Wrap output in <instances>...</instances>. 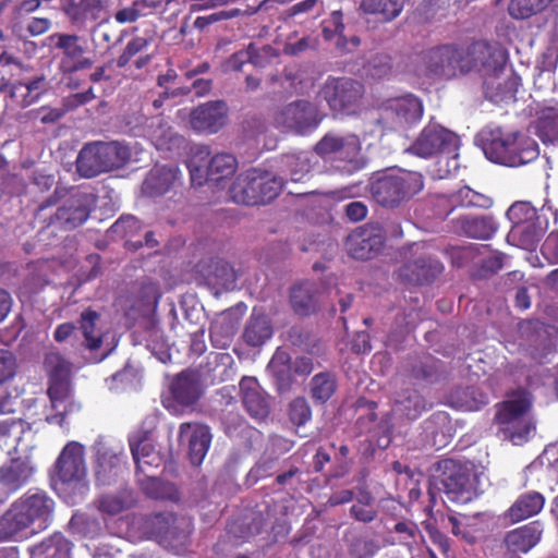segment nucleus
I'll return each mask as SVG.
<instances>
[{
  "label": "nucleus",
  "instance_id": "nucleus-48",
  "mask_svg": "<svg viewBox=\"0 0 558 558\" xmlns=\"http://www.w3.org/2000/svg\"><path fill=\"white\" fill-rule=\"evenodd\" d=\"M31 429V424L22 418H4L0 421V441L4 445H16L21 441L23 435Z\"/></svg>",
  "mask_w": 558,
  "mask_h": 558
},
{
  "label": "nucleus",
  "instance_id": "nucleus-41",
  "mask_svg": "<svg viewBox=\"0 0 558 558\" xmlns=\"http://www.w3.org/2000/svg\"><path fill=\"white\" fill-rule=\"evenodd\" d=\"M462 232L473 239L487 240L497 230V223L492 216H464L460 218Z\"/></svg>",
  "mask_w": 558,
  "mask_h": 558
},
{
  "label": "nucleus",
  "instance_id": "nucleus-4",
  "mask_svg": "<svg viewBox=\"0 0 558 558\" xmlns=\"http://www.w3.org/2000/svg\"><path fill=\"white\" fill-rule=\"evenodd\" d=\"M131 156L130 147L118 141L88 143L78 153L76 170L83 178H95L123 168Z\"/></svg>",
  "mask_w": 558,
  "mask_h": 558
},
{
  "label": "nucleus",
  "instance_id": "nucleus-5",
  "mask_svg": "<svg viewBox=\"0 0 558 558\" xmlns=\"http://www.w3.org/2000/svg\"><path fill=\"white\" fill-rule=\"evenodd\" d=\"M283 187L281 178L252 168L240 173L229 189L230 198L246 206L265 205L274 201Z\"/></svg>",
  "mask_w": 558,
  "mask_h": 558
},
{
  "label": "nucleus",
  "instance_id": "nucleus-52",
  "mask_svg": "<svg viewBox=\"0 0 558 558\" xmlns=\"http://www.w3.org/2000/svg\"><path fill=\"white\" fill-rule=\"evenodd\" d=\"M177 522V517L173 513H156L148 520V526L151 534L161 544L169 541L168 530Z\"/></svg>",
  "mask_w": 558,
  "mask_h": 558
},
{
  "label": "nucleus",
  "instance_id": "nucleus-43",
  "mask_svg": "<svg viewBox=\"0 0 558 558\" xmlns=\"http://www.w3.org/2000/svg\"><path fill=\"white\" fill-rule=\"evenodd\" d=\"M99 318V313L88 307L82 312L78 320L84 337V345L92 351L98 350L102 344V333L97 329Z\"/></svg>",
  "mask_w": 558,
  "mask_h": 558
},
{
  "label": "nucleus",
  "instance_id": "nucleus-18",
  "mask_svg": "<svg viewBox=\"0 0 558 558\" xmlns=\"http://www.w3.org/2000/svg\"><path fill=\"white\" fill-rule=\"evenodd\" d=\"M369 149V144L362 146L360 141L351 135V177L354 172H360L361 175L360 181L351 182V198L368 192L369 179L374 173Z\"/></svg>",
  "mask_w": 558,
  "mask_h": 558
},
{
  "label": "nucleus",
  "instance_id": "nucleus-61",
  "mask_svg": "<svg viewBox=\"0 0 558 558\" xmlns=\"http://www.w3.org/2000/svg\"><path fill=\"white\" fill-rule=\"evenodd\" d=\"M246 51H250L248 63H252L256 68H264L268 63L269 59L276 57L275 49L271 46H264L258 48L255 44L251 43L246 47Z\"/></svg>",
  "mask_w": 558,
  "mask_h": 558
},
{
  "label": "nucleus",
  "instance_id": "nucleus-53",
  "mask_svg": "<svg viewBox=\"0 0 558 558\" xmlns=\"http://www.w3.org/2000/svg\"><path fill=\"white\" fill-rule=\"evenodd\" d=\"M209 150L207 147L199 148L198 151L187 161L186 166L190 172L191 182L193 185L202 186L210 182L208 175V163L201 165L198 161L202 156H208Z\"/></svg>",
  "mask_w": 558,
  "mask_h": 558
},
{
  "label": "nucleus",
  "instance_id": "nucleus-20",
  "mask_svg": "<svg viewBox=\"0 0 558 558\" xmlns=\"http://www.w3.org/2000/svg\"><path fill=\"white\" fill-rule=\"evenodd\" d=\"M180 183L181 172L177 166L156 165L147 173L142 184V192L148 197H158L165 195Z\"/></svg>",
  "mask_w": 558,
  "mask_h": 558
},
{
  "label": "nucleus",
  "instance_id": "nucleus-37",
  "mask_svg": "<svg viewBox=\"0 0 558 558\" xmlns=\"http://www.w3.org/2000/svg\"><path fill=\"white\" fill-rule=\"evenodd\" d=\"M361 484L356 487L355 504L351 506V515L357 521L371 522L377 515V508L375 498L366 490L364 486V478L368 472L364 469L361 471Z\"/></svg>",
  "mask_w": 558,
  "mask_h": 558
},
{
  "label": "nucleus",
  "instance_id": "nucleus-39",
  "mask_svg": "<svg viewBox=\"0 0 558 558\" xmlns=\"http://www.w3.org/2000/svg\"><path fill=\"white\" fill-rule=\"evenodd\" d=\"M136 499L132 490L121 489L116 494L101 495L97 499V509L107 515L113 517L133 508Z\"/></svg>",
  "mask_w": 558,
  "mask_h": 558
},
{
  "label": "nucleus",
  "instance_id": "nucleus-60",
  "mask_svg": "<svg viewBox=\"0 0 558 558\" xmlns=\"http://www.w3.org/2000/svg\"><path fill=\"white\" fill-rule=\"evenodd\" d=\"M146 347L151 353H163L168 348L167 339L162 330L155 324L150 323L145 331Z\"/></svg>",
  "mask_w": 558,
  "mask_h": 558
},
{
  "label": "nucleus",
  "instance_id": "nucleus-51",
  "mask_svg": "<svg viewBox=\"0 0 558 558\" xmlns=\"http://www.w3.org/2000/svg\"><path fill=\"white\" fill-rule=\"evenodd\" d=\"M312 397L322 403L326 402L336 391V380L329 374L320 373L312 378Z\"/></svg>",
  "mask_w": 558,
  "mask_h": 558
},
{
  "label": "nucleus",
  "instance_id": "nucleus-9",
  "mask_svg": "<svg viewBox=\"0 0 558 558\" xmlns=\"http://www.w3.org/2000/svg\"><path fill=\"white\" fill-rule=\"evenodd\" d=\"M489 50L500 54V62L493 64L487 58L480 61L476 69L484 78L485 96L494 102L512 99L518 90L520 78L511 70L506 69L505 52L497 46L489 44Z\"/></svg>",
  "mask_w": 558,
  "mask_h": 558
},
{
  "label": "nucleus",
  "instance_id": "nucleus-7",
  "mask_svg": "<svg viewBox=\"0 0 558 558\" xmlns=\"http://www.w3.org/2000/svg\"><path fill=\"white\" fill-rule=\"evenodd\" d=\"M531 408V396L525 390L512 392L507 400L499 404L495 421L500 425L505 439L514 445H521L529 439L534 429L527 412Z\"/></svg>",
  "mask_w": 558,
  "mask_h": 558
},
{
  "label": "nucleus",
  "instance_id": "nucleus-15",
  "mask_svg": "<svg viewBox=\"0 0 558 558\" xmlns=\"http://www.w3.org/2000/svg\"><path fill=\"white\" fill-rule=\"evenodd\" d=\"M228 111L225 100L207 101L192 110L190 124L196 132L215 134L226 125Z\"/></svg>",
  "mask_w": 558,
  "mask_h": 558
},
{
  "label": "nucleus",
  "instance_id": "nucleus-30",
  "mask_svg": "<svg viewBox=\"0 0 558 558\" xmlns=\"http://www.w3.org/2000/svg\"><path fill=\"white\" fill-rule=\"evenodd\" d=\"M272 336V325L269 317L253 308L252 315L243 331V340L250 347H259Z\"/></svg>",
  "mask_w": 558,
  "mask_h": 558
},
{
  "label": "nucleus",
  "instance_id": "nucleus-8",
  "mask_svg": "<svg viewBox=\"0 0 558 558\" xmlns=\"http://www.w3.org/2000/svg\"><path fill=\"white\" fill-rule=\"evenodd\" d=\"M424 186L423 175L414 171L386 173L369 183L373 197L385 207H397L408 202Z\"/></svg>",
  "mask_w": 558,
  "mask_h": 558
},
{
  "label": "nucleus",
  "instance_id": "nucleus-50",
  "mask_svg": "<svg viewBox=\"0 0 558 558\" xmlns=\"http://www.w3.org/2000/svg\"><path fill=\"white\" fill-rule=\"evenodd\" d=\"M20 373L16 354L9 349H0V388L11 385Z\"/></svg>",
  "mask_w": 558,
  "mask_h": 558
},
{
  "label": "nucleus",
  "instance_id": "nucleus-28",
  "mask_svg": "<svg viewBox=\"0 0 558 558\" xmlns=\"http://www.w3.org/2000/svg\"><path fill=\"white\" fill-rule=\"evenodd\" d=\"M170 392L174 401L181 405H192L199 399L197 375L192 371H183L172 380Z\"/></svg>",
  "mask_w": 558,
  "mask_h": 558
},
{
  "label": "nucleus",
  "instance_id": "nucleus-63",
  "mask_svg": "<svg viewBox=\"0 0 558 558\" xmlns=\"http://www.w3.org/2000/svg\"><path fill=\"white\" fill-rule=\"evenodd\" d=\"M138 229V220L134 216H121L109 231L121 239L131 235Z\"/></svg>",
  "mask_w": 558,
  "mask_h": 558
},
{
  "label": "nucleus",
  "instance_id": "nucleus-45",
  "mask_svg": "<svg viewBox=\"0 0 558 558\" xmlns=\"http://www.w3.org/2000/svg\"><path fill=\"white\" fill-rule=\"evenodd\" d=\"M404 0H362L360 9L364 13L379 14L384 21H392L402 11Z\"/></svg>",
  "mask_w": 558,
  "mask_h": 558
},
{
  "label": "nucleus",
  "instance_id": "nucleus-29",
  "mask_svg": "<svg viewBox=\"0 0 558 558\" xmlns=\"http://www.w3.org/2000/svg\"><path fill=\"white\" fill-rule=\"evenodd\" d=\"M542 529L538 522H533L507 533L505 544L513 554L527 553L541 539Z\"/></svg>",
  "mask_w": 558,
  "mask_h": 558
},
{
  "label": "nucleus",
  "instance_id": "nucleus-22",
  "mask_svg": "<svg viewBox=\"0 0 558 558\" xmlns=\"http://www.w3.org/2000/svg\"><path fill=\"white\" fill-rule=\"evenodd\" d=\"M384 244L381 231L377 226L357 227L351 231V257L369 259Z\"/></svg>",
  "mask_w": 558,
  "mask_h": 558
},
{
  "label": "nucleus",
  "instance_id": "nucleus-49",
  "mask_svg": "<svg viewBox=\"0 0 558 558\" xmlns=\"http://www.w3.org/2000/svg\"><path fill=\"white\" fill-rule=\"evenodd\" d=\"M551 1L553 0H511L508 11L513 19L524 20L542 12Z\"/></svg>",
  "mask_w": 558,
  "mask_h": 558
},
{
  "label": "nucleus",
  "instance_id": "nucleus-14",
  "mask_svg": "<svg viewBox=\"0 0 558 558\" xmlns=\"http://www.w3.org/2000/svg\"><path fill=\"white\" fill-rule=\"evenodd\" d=\"M49 39L54 43L57 49L62 50L63 58L59 70L63 75L75 74L77 71L90 69L94 61L84 57L85 47L80 44V36L75 34L54 33Z\"/></svg>",
  "mask_w": 558,
  "mask_h": 558
},
{
  "label": "nucleus",
  "instance_id": "nucleus-13",
  "mask_svg": "<svg viewBox=\"0 0 558 558\" xmlns=\"http://www.w3.org/2000/svg\"><path fill=\"white\" fill-rule=\"evenodd\" d=\"M36 466L29 456L13 457L0 466V505L31 483Z\"/></svg>",
  "mask_w": 558,
  "mask_h": 558
},
{
  "label": "nucleus",
  "instance_id": "nucleus-36",
  "mask_svg": "<svg viewBox=\"0 0 558 558\" xmlns=\"http://www.w3.org/2000/svg\"><path fill=\"white\" fill-rule=\"evenodd\" d=\"M544 235V228L539 219L518 226H512L508 234V241H513L518 246L533 251Z\"/></svg>",
  "mask_w": 558,
  "mask_h": 558
},
{
  "label": "nucleus",
  "instance_id": "nucleus-23",
  "mask_svg": "<svg viewBox=\"0 0 558 558\" xmlns=\"http://www.w3.org/2000/svg\"><path fill=\"white\" fill-rule=\"evenodd\" d=\"M48 81L46 76H35L25 82L0 85V90H9L11 100L21 108L35 104L47 92Z\"/></svg>",
  "mask_w": 558,
  "mask_h": 558
},
{
  "label": "nucleus",
  "instance_id": "nucleus-59",
  "mask_svg": "<svg viewBox=\"0 0 558 558\" xmlns=\"http://www.w3.org/2000/svg\"><path fill=\"white\" fill-rule=\"evenodd\" d=\"M47 393L52 407H56L57 402L64 401L70 395L69 377L49 378Z\"/></svg>",
  "mask_w": 558,
  "mask_h": 558
},
{
  "label": "nucleus",
  "instance_id": "nucleus-46",
  "mask_svg": "<svg viewBox=\"0 0 558 558\" xmlns=\"http://www.w3.org/2000/svg\"><path fill=\"white\" fill-rule=\"evenodd\" d=\"M536 135L545 144H558V112L548 108L536 121Z\"/></svg>",
  "mask_w": 558,
  "mask_h": 558
},
{
  "label": "nucleus",
  "instance_id": "nucleus-3",
  "mask_svg": "<svg viewBox=\"0 0 558 558\" xmlns=\"http://www.w3.org/2000/svg\"><path fill=\"white\" fill-rule=\"evenodd\" d=\"M476 143L488 160L507 167L526 165L539 155L538 145L533 138L499 125L482 129L476 135Z\"/></svg>",
  "mask_w": 558,
  "mask_h": 558
},
{
  "label": "nucleus",
  "instance_id": "nucleus-34",
  "mask_svg": "<svg viewBox=\"0 0 558 558\" xmlns=\"http://www.w3.org/2000/svg\"><path fill=\"white\" fill-rule=\"evenodd\" d=\"M391 70L390 58L385 54L369 53L357 59L351 71H353L361 78H381L386 76Z\"/></svg>",
  "mask_w": 558,
  "mask_h": 558
},
{
  "label": "nucleus",
  "instance_id": "nucleus-6",
  "mask_svg": "<svg viewBox=\"0 0 558 558\" xmlns=\"http://www.w3.org/2000/svg\"><path fill=\"white\" fill-rule=\"evenodd\" d=\"M434 470L433 484L444 493L445 504L462 506L476 496L474 476L468 468L452 459H444L434 464Z\"/></svg>",
  "mask_w": 558,
  "mask_h": 558
},
{
  "label": "nucleus",
  "instance_id": "nucleus-35",
  "mask_svg": "<svg viewBox=\"0 0 558 558\" xmlns=\"http://www.w3.org/2000/svg\"><path fill=\"white\" fill-rule=\"evenodd\" d=\"M71 542L54 533L31 548L32 558H71Z\"/></svg>",
  "mask_w": 558,
  "mask_h": 558
},
{
  "label": "nucleus",
  "instance_id": "nucleus-21",
  "mask_svg": "<svg viewBox=\"0 0 558 558\" xmlns=\"http://www.w3.org/2000/svg\"><path fill=\"white\" fill-rule=\"evenodd\" d=\"M129 445L137 476L147 474L151 468H158L161 464L162 458L145 432L132 435L129 438Z\"/></svg>",
  "mask_w": 558,
  "mask_h": 558
},
{
  "label": "nucleus",
  "instance_id": "nucleus-54",
  "mask_svg": "<svg viewBox=\"0 0 558 558\" xmlns=\"http://www.w3.org/2000/svg\"><path fill=\"white\" fill-rule=\"evenodd\" d=\"M44 366L48 374V379L70 376L71 363L59 352H48L45 355Z\"/></svg>",
  "mask_w": 558,
  "mask_h": 558
},
{
  "label": "nucleus",
  "instance_id": "nucleus-32",
  "mask_svg": "<svg viewBox=\"0 0 558 558\" xmlns=\"http://www.w3.org/2000/svg\"><path fill=\"white\" fill-rule=\"evenodd\" d=\"M137 483L143 493L156 500H179L180 494L174 484L157 477L153 473L137 476Z\"/></svg>",
  "mask_w": 558,
  "mask_h": 558
},
{
  "label": "nucleus",
  "instance_id": "nucleus-17",
  "mask_svg": "<svg viewBox=\"0 0 558 558\" xmlns=\"http://www.w3.org/2000/svg\"><path fill=\"white\" fill-rule=\"evenodd\" d=\"M213 435L210 428L202 423H182L179 427V440L187 442L189 458L193 465H199L210 447Z\"/></svg>",
  "mask_w": 558,
  "mask_h": 558
},
{
  "label": "nucleus",
  "instance_id": "nucleus-1",
  "mask_svg": "<svg viewBox=\"0 0 558 558\" xmlns=\"http://www.w3.org/2000/svg\"><path fill=\"white\" fill-rule=\"evenodd\" d=\"M489 59L500 62V54L489 50L484 40L472 43L466 48L442 45L427 50L423 56L424 73L430 78H453L476 71L480 61Z\"/></svg>",
  "mask_w": 558,
  "mask_h": 558
},
{
  "label": "nucleus",
  "instance_id": "nucleus-40",
  "mask_svg": "<svg viewBox=\"0 0 558 558\" xmlns=\"http://www.w3.org/2000/svg\"><path fill=\"white\" fill-rule=\"evenodd\" d=\"M345 25L343 23V13L335 10L322 22V35L325 41L333 44L337 50L344 52L348 40L344 36Z\"/></svg>",
  "mask_w": 558,
  "mask_h": 558
},
{
  "label": "nucleus",
  "instance_id": "nucleus-55",
  "mask_svg": "<svg viewBox=\"0 0 558 558\" xmlns=\"http://www.w3.org/2000/svg\"><path fill=\"white\" fill-rule=\"evenodd\" d=\"M66 110L60 108H51L47 106H43L38 109L29 110L19 117V121H40L43 124H53L58 122L64 114Z\"/></svg>",
  "mask_w": 558,
  "mask_h": 558
},
{
  "label": "nucleus",
  "instance_id": "nucleus-42",
  "mask_svg": "<svg viewBox=\"0 0 558 558\" xmlns=\"http://www.w3.org/2000/svg\"><path fill=\"white\" fill-rule=\"evenodd\" d=\"M290 302L294 312L307 316L317 307V295L314 284L304 282L292 288Z\"/></svg>",
  "mask_w": 558,
  "mask_h": 558
},
{
  "label": "nucleus",
  "instance_id": "nucleus-57",
  "mask_svg": "<svg viewBox=\"0 0 558 558\" xmlns=\"http://www.w3.org/2000/svg\"><path fill=\"white\" fill-rule=\"evenodd\" d=\"M312 417V410L303 397L293 399L289 404V418L296 426L305 425Z\"/></svg>",
  "mask_w": 558,
  "mask_h": 558
},
{
  "label": "nucleus",
  "instance_id": "nucleus-31",
  "mask_svg": "<svg viewBox=\"0 0 558 558\" xmlns=\"http://www.w3.org/2000/svg\"><path fill=\"white\" fill-rule=\"evenodd\" d=\"M545 504L544 496L538 492H527L518 497L506 513L512 523L529 519L539 513Z\"/></svg>",
  "mask_w": 558,
  "mask_h": 558
},
{
  "label": "nucleus",
  "instance_id": "nucleus-10",
  "mask_svg": "<svg viewBox=\"0 0 558 558\" xmlns=\"http://www.w3.org/2000/svg\"><path fill=\"white\" fill-rule=\"evenodd\" d=\"M96 202L95 194L74 190L64 204L49 218V225H58L64 230H73L88 219Z\"/></svg>",
  "mask_w": 558,
  "mask_h": 558
},
{
  "label": "nucleus",
  "instance_id": "nucleus-62",
  "mask_svg": "<svg viewBox=\"0 0 558 558\" xmlns=\"http://www.w3.org/2000/svg\"><path fill=\"white\" fill-rule=\"evenodd\" d=\"M344 147V140L335 135H325L316 145L314 150L322 157L329 156Z\"/></svg>",
  "mask_w": 558,
  "mask_h": 558
},
{
  "label": "nucleus",
  "instance_id": "nucleus-19",
  "mask_svg": "<svg viewBox=\"0 0 558 558\" xmlns=\"http://www.w3.org/2000/svg\"><path fill=\"white\" fill-rule=\"evenodd\" d=\"M442 269V264L436 258L421 256L401 266L399 277L410 284L423 286L433 282Z\"/></svg>",
  "mask_w": 558,
  "mask_h": 558
},
{
  "label": "nucleus",
  "instance_id": "nucleus-47",
  "mask_svg": "<svg viewBox=\"0 0 558 558\" xmlns=\"http://www.w3.org/2000/svg\"><path fill=\"white\" fill-rule=\"evenodd\" d=\"M412 375L428 384H435L446 377L444 364L432 356H426L412 367Z\"/></svg>",
  "mask_w": 558,
  "mask_h": 558
},
{
  "label": "nucleus",
  "instance_id": "nucleus-27",
  "mask_svg": "<svg viewBox=\"0 0 558 558\" xmlns=\"http://www.w3.org/2000/svg\"><path fill=\"white\" fill-rule=\"evenodd\" d=\"M446 403L459 410L477 411L488 403V396L475 386H458L446 396Z\"/></svg>",
  "mask_w": 558,
  "mask_h": 558
},
{
  "label": "nucleus",
  "instance_id": "nucleus-56",
  "mask_svg": "<svg viewBox=\"0 0 558 558\" xmlns=\"http://www.w3.org/2000/svg\"><path fill=\"white\" fill-rule=\"evenodd\" d=\"M507 217L513 226L539 219L536 209L529 202L512 204L507 210Z\"/></svg>",
  "mask_w": 558,
  "mask_h": 558
},
{
  "label": "nucleus",
  "instance_id": "nucleus-64",
  "mask_svg": "<svg viewBox=\"0 0 558 558\" xmlns=\"http://www.w3.org/2000/svg\"><path fill=\"white\" fill-rule=\"evenodd\" d=\"M21 395L17 388L5 390L0 395V415L13 414L17 411L21 403Z\"/></svg>",
  "mask_w": 558,
  "mask_h": 558
},
{
  "label": "nucleus",
  "instance_id": "nucleus-12",
  "mask_svg": "<svg viewBox=\"0 0 558 558\" xmlns=\"http://www.w3.org/2000/svg\"><path fill=\"white\" fill-rule=\"evenodd\" d=\"M457 135L439 124L426 125L408 151L423 158H429L439 154H451L456 150Z\"/></svg>",
  "mask_w": 558,
  "mask_h": 558
},
{
  "label": "nucleus",
  "instance_id": "nucleus-58",
  "mask_svg": "<svg viewBox=\"0 0 558 558\" xmlns=\"http://www.w3.org/2000/svg\"><path fill=\"white\" fill-rule=\"evenodd\" d=\"M149 44H150V40L145 37L136 36V37L132 38L126 44L122 53L118 57L117 66L119 69L125 68L129 64V62L131 61V59L133 57H135L136 54L143 52L149 46Z\"/></svg>",
  "mask_w": 558,
  "mask_h": 558
},
{
  "label": "nucleus",
  "instance_id": "nucleus-2",
  "mask_svg": "<svg viewBox=\"0 0 558 558\" xmlns=\"http://www.w3.org/2000/svg\"><path fill=\"white\" fill-rule=\"evenodd\" d=\"M54 501L40 489H28L14 500L0 517V542L20 541L34 532L32 526H46L52 518Z\"/></svg>",
  "mask_w": 558,
  "mask_h": 558
},
{
  "label": "nucleus",
  "instance_id": "nucleus-33",
  "mask_svg": "<svg viewBox=\"0 0 558 558\" xmlns=\"http://www.w3.org/2000/svg\"><path fill=\"white\" fill-rule=\"evenodd\" d=\"M320 96L333 112L343 111L349 104V78L328 77L320 89Z\"/></svg>",
  "mask_w": 558,
  "mask_h": 558
},
{
  "label": "nucleus",
  "instance_id": "nucleus-26",
  "mask_svg": "<svg viewBox=\"0 0 558 558\" xmlns=\"http://www.w3.org/2000/svg\"><path fill=\"white\" fill-rule=\"evenodd\" d=\"M385 113L399 125L413 124L422 118L423 105L418 98L408 95L389 100Z\"/></svg>",
  "mask_w": 558,
  "mask_h": 558
},
{
  "label": "nucleus",
  "instance_id": "nucleus-25",
  "mask_svg": "<svg viewBox=\"0 0 558 558\" xmlns=\"http://www.w3.org/2000/svg\"><path fill=\"white\" fill-rule=\"evenodd\" d=\"M61 10L72 25L82 28L100 19L104 5L101 0H62Z\"/></svg>",
  "mask_w": 558,
  "mask_h": 558
},
{
  "label": "nucleus",
  "instance_id": "nucleus-24",
  "mask_svg": "<svg viewBox=\"0 0 558 558\" xmlns=\"http://www.w3.org/2000/svg\"><path fill=\"white\" fill-rule=\"evenodd\" d=\"M240 390L243 405L251 417L258 422L267 418L270 413L269 400L256 378L243 377L240 381Z\"/></svg>",
  "mask_w": 558,
  "mask_h": 558
},
{
  "label": "nucleus",
  "instance_id": "nucleus-38",
  "mask_svg": "<svg viewBox=\"0 0 558 558\" xmlns=\"http://www.w3.org/2000/svg\"><path fill=\"white\" fill-rule=\"evenodd\" d=\"M396 409L409 420H416L424 411L432 408L415 389L408 388L397 395Z\"/></svg>",
  "mask_w": 558,
  "mask_h": 558
},
{
  "label": "nucleus",
  "instance_id": "nucleus-16",
  "mask_svg": "<svg viewBox=\"0 0 558 558\" xmlns=\"http://www.w3.org/2000/svg\"><path fill=\"white\" fill-rule=\"evenodd\" d=\"M54 466L57 476L62 483L81 482L86 474L83 446L75 441L66 444Z\"/></svg>",
  "mask_w": 558,
  "mask_h": 558
},
{
  "label": "nucleus",
  "instance_id": "nucleus-11",
  "mask_svg": "<svg viewBox=\"0 0 558 558\" xmlns=\"http://www.w3.org/2000/svg\"><path fill=\"white\" fill-rule=\"evenodd\" d=\"M274 121L278 128L289 129L304 135L318 126L320 118L315 105L300 99L278 109L274 114Z\"/></svg>",
  "mask_w": 558,
  "mask_h": 558
},
{
  "label": "nucleus",
  "instance_id": "nucleus-44",
  "mask_svg": "<svg viewBox=\"0 0 558 558\" xmlns=\"http://www.w3.org/2000/svg\"><path fill=\"white\" fill-rule=\"evenodd\" d=\"M236 169L238 160L232 154H216L208 162L209 180L218 185L221 181L233 177Z\"/></svg>",
  "mask_w": 558,
  "mask_h": 558
}]
</instances>
